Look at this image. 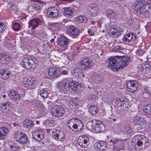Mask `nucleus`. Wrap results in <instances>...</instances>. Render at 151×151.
Segmentation results:
<instances>
[{
	"label": "nucleus",
	"mask_w": 151,
	"mask_h": 151,
	"mask_svg": "<svg viewBox=\"0 0 151 151\" xmlns=\"http://www.w3.org/2000/svg\"><path fill=\"white\" fill-rule=\"evenodd\" d=\"M108 66L114 71H118L119 69L125 67L129 63V59L126 57L122 58L117 56L110 57L108 59Z\"/></svg>",
	"instance_id": "1"
},
{
	"label": "nucleus",
	"mask_w": 151,
	"mask_h": 151,
	"mask_svg": "<svg viewBox=\"0 0 151 151\" xmlns=\"http://www.w3.org/2000/svg\"><path fill=\"white\" fill-rule=\"evenodd\" d=\"M57 85L58 89L66 94L74 93L78 89L77 86L72 81H68L66 78L58 82Z\"/></svg>",
	"instance_id": "2"
},
{
	"label": "nucleus",
	"mask_w": 151,
	"mask_h": 151,
	"mask_svg": "<svg viewBox=\"0 0 151 151\" xmlns=\"http://www.w3.org/2000/svg\"><path fill=\"white\" fill-rule=\"evenodd\" d=\"M86 127L89 130L96 133L102 132L104 128V126L101 124V122L97 120L88 122L86 124Z\"/></svg>",
	"instance_id": "3"
},
{
	"label": "nucleus",
	"mask_w": 151,
	"mask_h": 151,
	"mask_svg": "<svg viewBox=\"0 0 151 151\" xmlns=\"http://www.w3.org/2000/svg\"><path fill=\"white\" fill-rule=\"evenodd\" d=\"M22 60V64L23 67L28 69L35 66L34 65L36 63V60L35 58L26 56L23 58Z\"/></svg>",
	"instance_id": "4"
},
{
	"label": "nucleus",
	"mask_w": 151,
	"mask_h": 151,
	"mask_svg": "<svg viewBox=\"0 0 151 151\" xmlns=\"http://www.w3.org/2000/svg\"><path fill=\"white\" fill-rule=\"evenodd\" d=\"M13 136L15 140L21 144H24L27 142V136L22 132L19 131L15 132Z\"/></svg>",
	"instance_id": "5"
},
{
	"label": "nucleus",
	"mask_w": 151,
	"mask_h": 151,
	"mask_svg": "<svg viewBox=\"0 0 151 151\" xmlns=\"http://www.w3.org/2000/svg\"><path fill=\"white\" fill-rule=\"evenodd\" d=\"M50 112L54 116L59 117L65 114V110L61 106H55L50 109Z\"/></svg>",
	"instance_id": "6"
},
{
	"label": "nucleus",
	"mask_w": 151,
	"mask_h": 151,
	"mask_svg": "<svg viewBox=\"0 0 151 151\" xmlns=\"http://www.w3.org/2000/svg\"><path fill=\"white\" fill-rule=\"evenodd\" d=\"M132 6L138 13L142 14L144 13L145 3L142 0H137L133 4Z\"/></svg>",
	"instance_id": "7"
},
{
	"label": "nucleus",
	"mask_w": 151,
	"mask_h": 151,
	"mask_svg": "<svg viewBox=\"0 0 151 151\" xmlns=\"http://www.w3.org/2000/svg\"><path fill=\"white\" fill-rule=\"evenodd\" d=\"M68 42V39L64 36H61L58 38V43L61 50L64 51L67 49Z\"/></svg>",
	"instance_id": "8"
},
{
	"label": "nucleus",
	"mask_w": 151,
	"mask_h": 151,
	"mask_svg": "<svg viewBox=\"0 0 151 151\" xmlns=\"http://www.w3.org/2000/svg\"><path fill=\"white\" fill-rule=\"evenodd\" d=\"M77 142L82 147L86 148L89 144V139L87 136L85 135L80 136L77 139Z\"/></svg>",
	"instance_id": "9"
},
{
	"label": "nucleus",
	"mask_w": 151,
	"mask_h": 151,
	"mask_svg": "<svg viewBox=\"0 0 151 151\" xmlns=\"http://www.w3.org/2000/svg\"><path fill=\"white\" fill-rule=\"evenodd\" d=\"M52 134L53 137L58 141L63 140L64 139V133L63 131L59 130L53 129Z\"/></svg>",
	"instance_id": "10"
},
{
	"label": "nucleus",
	"mask_w": 151,
	"mask_h": 151,
	"mask_svg": "<svg viewBox=\"0 0 151 151\" xmlns=\"http://www.w3.org/2000/svg\"><path fill=\"white\" fill-rule=\"evenodd\" d=\"M48 74L50 77L57 78L60 76L61 74V73L58 68L52 67L48 69Z\"/></svg>",
	"instance_id": "11"
},
{
	"label": "nucleus",
	"mask_w": 151,
	"mask_h": 151,
	"mask_svg": "<svg viewBox=\"0 0 151 151\" xmlns=\"http://www.w3.org/2000/svg\"><path fill=\"white\" fill-rule=\"evenodd\" d=\"M33 138L37 141H40L44 138L45 132L41 129H38L34 132L32 134Z\"/></svg>",
	"instance_id": "12"
},
{
	"label": "nucleus",
	"mask_w": 151,
	"mask_h": 151,
	"mask_svg": "<svg viewBox=\"0 0 151 151\" xmlns=\"http://www.w3.org/2000/svg\"><path fill=\"white\" fill-rule=\"evenodd\" d=\"M47 14L50 18H56L58 17L59 13L57 9L51 7L49 8L47 10Z\"/></svg>",
	"instance_id": "13"
},
{
	"label": "nucleus",
	"mask_w": 151,
	"mask_h": 151,
	"mask_svg": "<svg viewBox=\"0 0 151 151\" xmlns=\"http://www.w3.org/2000/svg\"><path fill=\"white\" fill-rule=\"evenodd\" d=\"M80 64L83 68L86 70H89L93 65V61L87 59L81 60Z\"/></svg>",
	"instance_id": "14"
},
{
	"label": "nucleus",
	"mask_w": 151,
	"mask_h": 151,
	"mask_svg": "<svg viewBox=\"0 0 151 151\" xmlns=\"http://www.w3.org/2000/svg\"><path fill=\"white\" fill-rule=\"evenodd\" d=\"M36 110V112L40 117L46 114L47 111V109L42 104H39L37 106Z\"/></svg>",
	"instance_id": "15"
},
{
	"label": "nucleus",
	"mask_w": 151,
	"mask_h": 151,
	"mask_svg": "<svg viewBox=\"0 0 151 151\" xmlns=\"http://www.w3.org/2000/svg\"><path fill=\"white\" fill-rule=\"evenodd\" d=\"M127 85L128 90L131 92H134L137 90L138 85L137 81L134 80L127 81Z\"/></svg>",
	"instance_id": "16"
},
{
	"label": "nucleus",
	"mask_w": 151,
	"mask_h": 151,
	"mask_svg": "<svg viewBox=\"0 0 151 151\" xmlns=\"http://www.w3.org/2000/svg\"><path fill=\"white\" fill-rule=\"evenodd\" d=\"M41 24V21L40 19L37 18H34L29 22V27H32V29H34Z\"/></svg>",
	"instance_id": "17"
},
{
	"label": "nucleus",
	"mask_w": 151,
	"mask_h": 151,
	"mask_svg": "<svg viewBox=\"0 0 151 151\" xmlns=\"http://www.w3.org/2000/svg\"><path fill=\"white\" fill-rule=\"evenodd\" d=\"M83 129V124L81 121L79 119H76L72 130L80 132Z\"/></svg>",
	"instance_id": "18"
},
{
	"label": "nucleus",
	"mask_w": 151,
	"mask_h": 151,
	"mask_svg": "<svg viewBox=\"0 0 151 151\" xmlns=\"http://www.w3.org/2000/svg\"><path fill=\"white\" fill-rule=\"evenodd\" d=\"M70 33L69 35L70 36L75 38L78 37L79 34V30L76 28L73 25L69 26L68 27Z\"/></svg>",
	"instance_id": "19"
},
{
	"label": "nucleus",
	"mask_w": 151,
	"mask_h": 151,
	"mask_svg": "<svg viewBox=\"0 0 151 151\" xmlns=\"http://www.w3.org/2000/svg\"><path fill=\"white\" fill-rule=\"evenodd\" d=\"M95 149L101 151L105 149L107 147V145L106 142L100 141L96 142L94 145Z\"/></svg>",
	"instance_id": "20"
},
{
	"label": "nucleus",
	"mask_w": 151,
	"mask_h": 151,
	"mask_svg": "<svg viewBox=\"0 0 151 151\" xmlns=\"http://www.w3.org/2000/svg\"><path fill=\"white\" fill-rule=\"evenodd\" d=\"M8 95L11 99L15 101H18L19 100L20 96L19 94L14 91L12 90L9 91Z\"/></svg>",
	"instance_id": "21"
},
{
	"label": "nucleus",
	"mask_w": 151,
	"mask_h": 151,
	"mask_svg": "<svg viewBox=\"0 0 151 151\" xmlns=\"http://www.w3.org/2000/svg\"><path fill=\"white\" fill-rule=\"evenodd\" d=\"M23 82L24 86L26 87H28L33 84L35 81L31 78L27 76L24 78L23 79Z\"/></svg>",
	"instance_id": "22"
},
{
	"label": "nucleus",
	"mask_w": 151,
	"mask_h": 151,
	"mask_svg": "<svg viewBox=\"0 0 151 151\" xmlns=\"http://www.w3.org/2000/svg\"><path fill=\"white\" fill-rule=\"evenodd\" d=\"M11 105V103L7 101L1 104L0 109L3 112H7L10 110Z\"/></svg>",
	"instance_id": "23"
},
{
	"label": "nucleus",
	"mask_w": 151,
	"mask_h": 151,
	"mask_svg": "<svg viewBox=\"0 0 151 151\" xmlns=\"http://www.w3.org/2000/svg\"><path fill=\"white\" fill-rule=\"evenodd\" d=\"M99 9L97 5L93 4L90 7L89 12L92 16H95L99 14Z\"/></svg>",
	"instance_id": "24"
},
{
	"label": "nucleus",
	"mask_w": 151,
	"mask_h": 151,
	"mask_svg": "<svg viewBox=\"0 0 151 151\" xmlns=\"http://www.w3.org/2000/svg\"><path fill=\"white\" fill-rule=\"evenodd\" d=\"M64 15L66 17H71L73 14V9L70 7L64 8L63 9Z\"/></svg>",
	"instance_id": "25"
},
{
	"label": "nucleus",
	"mask_w": 151,
	"mask_h": 151,
	"mask_svg": "<svg viewBox=\"0 0 151 151\" xmlns=\"http://www.w3.org/2000/svg\"><path fill=\"white\" fill-rule=\"evenodd\" d=\"M109 33L110 35L113 36V37H117L120 35L121 31L117 29L115 27H113L110 28L109 31Z\"/></svg>",
	"instance_id": "26"
},
{
	"label": "nucleus",
	"mask_w": 151,
	"mask_h": 151,
	"mask_svg": "<svg viewBox=\"0 0 151 151\" xmlns=\"http://www.w3.org/2000/svg\"><path fill=\"white\" fill-rule=\"evenodd\" d=\"M34 124V122L30 119L26 120L24 121L23 123L24 127L27 129L33 127Z\"/></svg>",
	"instance_id": "27"
},
{
	"label": "nucleus",
	"mask_w": 151,
	"mask_h": 151,
	"mask_svg": "<svg viewBox=\"0 0 151 151\" xmlns=\"http://www.w3.org/2000/svg\"><path fill=\"white\" fill-rule=\"evenodd\" d=\"M0 59L2 63L5 64L8 63L11 60L9 57L2 54H0Z\"/></svg>",
	"instance_id": "28"
},
{
	"label": "nucleus",
	"mask_w": 151,
	"mask_h": 151,
	"mask_svg": "<svg viewBox=\"0 0 151 151\" xmlns=\"http://www.w3.org/2000/svg\"><path fill=\"white\" fill-rule=\"evenodd\" d=\"M136 137H137L136 144L138 146H141L144 142V139L146 137L143 135H138Z\"/></svg>",
	"instance_id": "29"
},
{
	"label": "nucleus",
	"mask_w": 151,
	"mask_h": 151,
	"mask_svg": "<svg viewBox=\"0 0 151 151\" xmlns=\"http://www.w3.org/2000/svg\"><path fill=\"white\" fill-rule=\"evenodd\" d=\"M134 122L139 125H142L146 123V121L143 117H136L133 120Z\"/></svg>",
	"instance_id": "30"
},
{
	"label": "nucleus",
	"mask_w": 151,
	"mask_h": 151,
	"mask_svg": "<svg viewBox=\"0 0 151 151\" xmlns=\"http://www.w3.org/2000/svg\"><path fill=\"white\" fill-rule=\"evenodd\" d=\"M0 74L2 78L6 79L10 76V73L7 70H2L0 71Z\"/></svg>",
	"instance_id": "31"
},
{
	"label": "nucleus",
	"mask_w": 151,
	"mask_h": 151,
	"mask_svg": "<svg viewBox=\"0 0 151 151\" xmlns=\"http://www.w3.org/2000/svg\"><path fill=\"white\" fill-rule=\"evenodd\" d=\"M9 132L7 128L6 127H0V137L4 138Z\"/></svg>",
	"instance_id": "32"
},
{
	"label": "nucleus",
	"mask_w": 151,
	"mask_h": 151,
	"mask_svg": "<svg viewBox=\"0 0 151 151\" xmlns=\"http://www.w3.org/2000/svg\"><path fill=\"white\" fill-rule=\"evenodd\" d=\"M76 119L73 118L69 120L67 122V124L68 127L72 130H73V128Z\"/></svg>",
	"instance_id": "33"
},
{
	"label": "nucleus",
	"mask_w": 151,
	"mask_h": 151,
	"mask_svg": "<svg viewBox=\"0 0 151 151\" xmlns=\"http://www.w3.org/2000/svg\"><path fill=\"white\" fill-rule=\"evenodd\" d=\"M88 111L93 115H95L98 111V108L95 105H92L90 106L88 109Z\"/></svg>",
	"instance_id": "34"
},
{
	"label": "nucleus",
	"mask_w": 151,
	"mask_h": 151,
	"mask_svg": "<svg viewBox=\"0 0 151 151\" xmlns=\"http://www.w3.org/2000/svg\"><path fill=\"white\" fill-rule=\"evenodd\" d=\"M75 20L78 22L85 23L88 21L87 18L84 16H79L75 18Z\"/></svg>",
	"instance_id": "35"
},
{
	"label": "nucleus",
	"mask_w": 151,
	"mask_h": 151,
	"mask_svg": "<svg viewBox=\"0 0 151 151\" xmlns=\"http://www.w3.org/2000/svg\"><path fill=\"white\" fill-rule=\"evenodd\" d=\"M79 105L78 103H76L75 102L70 101L68 103V106L70 109L72 110H74L77 108V106Z\"/></svg>",
	"instance_id": "36"
},
{
	"label": "nucleus",
	"mask_w": 151,
	"mask_h": 151,
	"mask_svg": "<svg viewBox=\"0 0 151 151\" xmlns=\"http://www.w3.org/2000/svg\"><path fill=\"white\" fill-rule=\"evenodd\" d=\"M31 5L32 9L34 10L38 11L41 9V4L40 3L34 2L32 3Z\"/></svg>",
	"instance_id": "37"
},
{
	"label": "nucleus",
	"mask_w": 151,
	"mask_h": 151,
	"mask_svg": "<svg viewBox=\"0 0 151 151\" xmlns=\"http://www.w3.org/2000/svg\"><path fill=\"white\" fill-rule=\"evenodd\" d=\"M115 104L119 108V110L123 111L124 110V108L122 107V101L120 99H118L116 100Z\"/></svg>",
	"instance_id": "38"
},
{
	"label": "nucleus",
	"mask_w": 151,
	"mask_h": 151,
	"mask_svg": "<svg viewBox=\"0 0 151 151\" xmlns=\"http://www.w3.org/2000/svg\"><path fill=\"white\" fill-rule=\"evenodd\" d=\"M127 35L129 42L130 41L132 42L134 41L137 38V35L132 33H129V34Z\"/></svg>",
	"instance_id": "39"
},
{
	"label": "nucleus",
	"mask_w": 151,
	"mask_h": 151,
	"mask_svg": "<svg viewBox=\"0 0 151 151\" xmlns=\"http://www.w3.org/2000/svg\"><path fill=\"white\" fill-rule=\"evenodd\" d=\"M145 112L148 114L151 115V104H148L143 107Z\"/></svg>",
	"instance_id": "40"
},
{
	"label": "nucleus",
	"mask_w": 151,
	"mask_h": 151,
	"mask_svg": "<svg viewBox=\"0 0 151 151\" xmlns=\"http://www.w3.org/2000/svg\"><path fill=\"white\" fill-rule=\"evenodd\" d=\"M145 46H142L139 47L138 50L137 51L136 53L137 55L139 56L142 55L144 53Z\"/></svg>",
	"instance_id": "41"
},
{
	"label": "nucleus",
	"mask_w": 151,
	"mask_h": 151,
	"mask_svg": "<svg viewBox=\"0 0 151 151\" xmlns=\"http://www.w3.org/2000/svg\"><path fill=\"white\" fill-rule=\"evenodd\" d=\"M94 81L97 83H101L103 82V78L101 76L95 75L93 78Z\"/></svg>",
	"instance_id": "42"
},
{
	"label": "nucleus",
	"mask_w": 151,
	"mask_h": 151,
	"mask_svg": "<svg viewBox=\"0 0 151 151\" xmlns=\"http://www.w3.org/2000/svg\"><path fill=\"white\" fill-rule=\"evenodd\" d=\"M40 93L41 97L44 99L46 98L48 96V92L47 90L45 89L41 90Z\"/></svg>",
	"instance_id": "43"
},
{
	"label": "nucleus",
	"mask_w": 151,
	"mask_h": 151,
	"mask_svg": "<svg viewBox=\"0 0 151 151\" xmlns=\"http://www.w3.org/2000/svg\"><path fill=\"white\" fill-rule=\"evenodd\" d=\"M107 16L111 18H116V15L112 10L107 11Z\"/></svg>",
	"instance_id": "44"
},
{
	"label": "nucleus",
	"mask_w": 151,
	"mask_h": 151,
	"mask_svg": "<svg viewBox=\"0 0 151 151\" xmlns=\"http://www.w3.org/2000/svg\"><path fill=\"white\" fill-rule=\"evenodd\" d=\"M148 9L147 10L145 9L144 10V13H143V15H145L146 17H147L149 14H151V5L148 6L147 7Z\"/></svg>",
	"instance_id": "45"
},
{
	"label": "nucleus",
	"mask_w": 151,
	"mask_h": 151,
	"mask_svg": "<svg viewBox=\"0 0 151 151\" xmlns=\"http://www.w3.org/2000/svg\"><path fill=\"white\" fill-rule=\"evenodd\" d=\"M97 97L95 94H92L89 95L87 97V99L89 101H95Z\"/></svg>",
	"instance_id": "46"
},
{
	"label": "nucleus",
	"mask_w": 151,
	"mask_h": 151,
	"mask_svg": "<svg viewBox=\"0 0 151 151\" xmlns=\"http://www.w3.org/2000/svg\"><path fill=\"white\" fill-rule=\"evenodd\" d=\"M10 9L14 12H15L18 10L17 5L15 4H12L10 7Z\"/></svg>",
	"instance_id": "47"
},
{
	"label": "nucleus",
	"mask_w": 151,
	"mask_h": 151,
	"mask_svg": "<svg viewBox=\"0 0 151 151\" xmlns=\"http://www.w3.org/2000/svg\"><path fill=\"white\" fill-rule=\"evenodd\" d=\"M46 123L47 125L49 126H53L54 125V121L52 120L50 118H49L46 121Z\"/></svg>",
	"instance_id": "48"
},
{
	"label": "nucleus",
	"mask_w": 151,
	"mask_h": 151,
	"mask_svg": "<svg viewBox=\"0 0 151 151\" xmlns=\"http://www.w3.org/2000/svg\"><path fill=\"white\" fill-rule=\"evenodd\" d=\"M130 106L128 102L122 100V107L123 108H128Z\"/></svg>",
	"instance_id": "49"
},
{
	"label": "nucleus",
	"mask_w": 151,
	"mask_h": 151,
	"mask_svg": "<svg viewBox=\"0 0 151 151\" xmlns=\"http://www.w3.org/2000/svg\"><path fill=\"white\" fill-rule=\"evenodd\" d=\"M13 29L16 31H18L20 28V24L17 23H15L13 25Z\"/></svg>",
	"instance_id": "50"
},
{
	"label": "nucleus",
	"mask_w": 151,
	"mask_h": 151,
	"mask_svg": "<svg viewBox=\"0 0 151 151\" xmlns=\"http://www.w3.org/2000/svg\"><path fill=\"white\" fill-rule=\"evenodd\" d=\"M47 35L46 34L42 33H39L37 35V37L40 40H42L43 39H45L47 38Z\"/></svg>",
	"instance_id": "51"
},
{
	"label": "nucleus",
	"mask_w": 151,
	"mask_h": 151,
	"mask_svg": "<svg viewBox=\"0 0 151 151\" xmlns=\"http://www.w3.org/2000/svg\"><path fill=\"white\" fill-rule=\"evenodd\" d=\"M6 29L5 25L2 23H0V32L5 30Z\"/></svg>",
	"instance_id": "52"
},
{
	"label": "nucleus",
	"mask_w": 151,
	"mask_h": 151,
	"mask_svg": "<svg viewBox=\"0 0 151 151\" xmlns=\"http://www.w3.org/2000/svg\"><path fill=\"white\" fill-rule=\"evenodd\" d=\"M146 69L151 70V62H146L145 64Z\"/></svg>",
	"instance_id": "53"
},
{
	"label": "nucleus",
	"mask_w": 151,
	"mask_h": 151,
	"mask_svg": "<svg viewBox=\"0 0 151 151\" xmlns=\"http://www.w3.org/2000/svg\"><path fill=\"white\" fill-rule=\"evenodd\" d=\"M11 150L13 151H18L19 150V148L18 147L12 146L11 147Z\"/></svg>",
	"instance_id": "54"
},
{
	"label": "nucleus",
	"mask_w": 151,
	"mask_h": 151,
	"mask_svg": "<svg viewBox=\"0 0 151 151\" xmlns=\"http://www.w3.org/2000/svg\"><path fill=\"white\" fill-rule=\"evenodd\" d=\"M144 142H143V144H144V147L145 148L147 147L149 145V143L147 141V139L146 138V139H144Z\"/></svg>",
	"instance_id": "55"
},
{
	"label": "nucleus",
	"mask_w": 151,
	"mask_h": 151,
	"mask_svg": "<svg viewBox=\"0 0 151 151\" xmlns=\"http://www.w3.org/2000/svg\"><path fill=\"white\" fill-rule=\"evenodd\" d=\"M4 44L6 45H9L10 43V40L8 39L5 38L4 40Z\"/></svg>",
	"instance_id": "56"
},
{
	"label": "nucleus",
	"mask_w": 151,
	"mask_h": 151,
	"mask_svg": "<svg viewBox=\"0 0 151 151\" xmlns=\"http://www.w3.org/2000/svg\"><path fill=\"white\" fill-rule=\"evenodd\" d=\"M145 1V8L147 6V5H149L151 4V1L150 0H144Z\"/></svg>",
	"instance_id": "57"
},
{
	"label": "nucleus",
	"mask_w": 151,
	"mask_h": 151,
	"mask_svg": "<svg viewBox=\"0 0 151 151\" xmlns=\"http://www.w3.org/2000/svg\"><path fill=\"white\" fill-rule=\"evenodd\" d=\"M139 68L141 69L142 71L144 70H146V67L145 64H142L140 67Z\"/></svg>",
	"instance_id": "58"
},
{
	"label": "nucleus",
	"mask_w": 151,
	"mask_h": 151,
	"mask_svg": "<svg viewBox=\"0 0 151 151\" xmlns=\"http://www.w3.org/2000/svg\"><path fill=\"white\" fill-rule=\"evenodd\" d=\"M71 72L73 74L76 73V72H77L76 68H72L71 69Z\"/></svg>",
	"instance_id": "59"
},
{
	"label": "nucleus",
	"mask_w": 151,
	"mask_h": 151,
	"mask_svg": "<svg viewBox=\"0 0 151 151\" xmlns=\"http://www.w3.org/2000/svg\"><path fill=\"white\" fill-rule=\"evenodd\" d=\"M106 98L108 100V102L109 103L112 102V101L114 100V99L113 97H111L110 98L109 97H107Z\"/></svg>",
	"instance_id": "60"
},
{
	"label": "nucleus",
	"mask_w": 151,
	"mask_h": 151,
	"mask_svg": "<svg viewBox=\"0 0 151 151\" xmlns=\"http://www.w3.org/2000/svg\"><path fill=\"white\" fill-rule=\"evenodd\" d=\"M88 32L89 35H93L94 34V32L91 29H89L88 30Z\"/></svg>",
	"instance_id": "61"
},
{
	"label": "nucleus",
	"mask_w": 151,
	"mask_h": 151,
	"mask_svg": "<svg viewBox=\"0 0 151 151\" xmlns=\"http://www.w3.org/2000/svg\"><path fill=\"white\" fill-rule=\"evenodd\" d=\"M61 74L63 75H67L68 74V72L66 70H63L61 72Z\"/></svg>",
	"instance_id": "62"
},
{
	"label": "nucleus",
	"mask_w": 151,
	"mask_h": 151,
	"mask_svg": "<svg viewBox=\"0 0 151 151\" xmlns=\"http://www.w3.org/2000/svg\"><path fill=\"white\" fill-rule=\"evenodd\" d=\"M124 40L127 43L129 42V41L128 40V38L127 35L124 36Z\"/></svg>",
	"instance_id": "63"
},
{
	"label": "nucleus",
	"mask_w": 151,
	"mask_h": 151,
	"mask_svg": "<svg viewBox=\"0 0 151 151\" xmlns=\"http://www.w3.org/2000/svg\"><path fill=\"white\" fill-rule=\"evenodd\" d=\"M119 49V47L116 46L114 47V50L115 51H118Z\"/></svg>",
	"instance_id": "64"
}]
</instances>
